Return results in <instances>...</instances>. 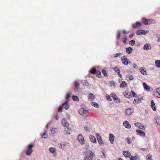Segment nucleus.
<instances>
[{
	"label": "nucleus",
	"instance_id": "nucleus-1",
	"mask_svg": "<svg viewBox=\"0 0 160 160\" xmlns=\"http://www.w3.org/2000/svg\"><path fill=\"white\" fill-rule=\"evenodd\" d=\"M143 99V96L140 95H139L137 98L134 99L133 103L135 104H138L141 102Z\"/></svg>",
	"mask_w": 160,
	"mask_h": 160
},
{
	"label": "nucleus",
	"instance_id": "nucleus-2",
	"mask_svg": "<svg viewBox=\"0 0 160 160\" xmlns=\"http://www.w3.org/2000/svg\"><path fill=\"white\" fill-rule=\"evenodd\" d=\"M33 147L32 144H29L28 147V149L26 151V154L28 156L30 155L32 152V148Z\"/></svg>",
	"mask_w": 160,
	"mask_h": 160
},
{
	"label": "nucleus",
	"instance_id": "nucleus-3",
	"mask_svg": "<svg viewBox=\"0 0 160 160\" xmlns=\"http://www.w3.org/2000/svg\"><path fill=\"white\" fill-rule=\"evenodd\" d=\"M110 96L112 97L114 101L116 103H119L120 102V99L114 93H112Z\"/></svg>",
	"mask_w": 160,
	"mask_h": 160
},
{
	"label": "nucleus",
	"instance_id": "nucleus-4",
	"mask_svg": "<svg viewBox=\"0 0 160 160\" xmlns=\"http://www.w3.org/2000/svg\"><path fill=\"white\" fill-rule=\"evenodd\" d=\"M153 21V20L152 19H147L144 18L142 19V22L145 25L150 24L152 23Z\"/></svg>",
	"mask_w": 160,
	"mask_h": 160
},
{
	"label": "nucleus",
	"instance_id": "nucleus-5",
	"mask_svg": "<svg viewBox=\"0 0 160 160\" xmlns=\"http://www.w3.org/2000/svg\"><path fill=\"white\" fill-rule=\"evenodd\" d=\"M96 137L97 138V140L98 141V142L99 144L101 146H103L104 145V143H103L102 138L101 137V136L99 133H97L96 134Z\"/></svg>",
	"mask_w": 160,
	"mask_h": 160
},
{
	"label": "nucleus",
	"instance_id": "nucleus-6",
	"mask_svg": "<svg viewBox=\"0 0 160 160\" xmlns=\"http://www.w3.org/2000/svg\"><path fill=\"white\" fill-rule=\"evenodd\" d=\"M121 60L122 64L124 65H127L128 64V60L127 57L124 56L121 58Z\"/></svg>",
	"mask_w": 160,
	"mask_h": 160
},
{
	"label": "nucleus",
	"instance_id": "nucleus-7",
	"mask_svg": "<svg viewBox=\"0 0 160 160\" xmlns=\"http://www.w3.org/2000/svg\"><path fill=\"white\" fill-rule=\"evenodd\" d=\"M78 141L82 144L84 142V139L83 137L82 134H79L78 137Z\"/></svg>",
	"mask_w": 160,
	"mask_h": 160
},
{
	"label": "nucleus",
	"instance_id": "nucleus-8",
	"mask_svg": "<svg viewBox=\"0 0 160 160\" xmlns=\"http://www.w3.org/2000/svg\"><path fill=\"white\" fill-rule=\"evenodd\" d=\"M49 151L51 152L54 156L57 155V153L56 152V149L54 148L50 147L49 148Z\"/></svg>",
	"mask_w": 160,
	"mask_h": 160
},
{
	"label": "nucleus",
	"instance_id": "nucleus-9",
	"mask_svg": "<svg viewBox=\"0 0 160 160\" xmlns=\"http://www.w3.org/2000/svg\"><path fill=\"white\" fill-rule=\"evenodd\" d=\"M62 123L63 126L65 127H67L69 126L68 123L65 118H63L62 120Z\"/></svg>",
	"mask_w": 160,
	"mask_h": 160
},
{
	"label": "nucleus",
	"instance_id": "nucleus-10",
	"mask_svg": "<svg viewBox=\"0 0 160 160\" xmlns=\"http://www.w3.org/2000/svg\"><path fill=\"white\" fill-rule=\"evenodd\" d=\"M87 110H85L83 108H81L79 111V113L81 115L83 116H84V114H85L87 112Z\"/></svg>",
	"mask_w": 160,
	"mask_h": 160
},
{
	"label": "nucleus",
	"instance_id": "nucleus-11",
	"mask_svg": "<svg viewBox=\"0 0 160 160\" xmlns=\"http://www.w3.org/2000/svg\"><path fill=\"white\" fill-rule=\"evenodd\" d=\"M136 131L138 134L140 136L143 137H144L145 136V132L142 130L139 129H137Z\"/></svg>",
	"mask_w": 160,
	"mask_h": 160
},
{
	"label": "nucleus",
	"instance_id": "nucleus-12",
	"mask_svg": "<svg viewBox=\"0 0 160 160\" xmlns=\"http://www.w3.org/2000/svg\"><path fill=\"white\" fill-rule=\"evenodd\" d=\"M141 24V23L139 22H137L135 23L132 24V27L133 28H137L140 26Z\"/></svg>",
	"mask_w": 160,
	"mask_h": 160
},
{
	"label": "nucleus",
	"instance_id": "nucleus-13",
	"mask_svg": "<svg viewBox=\"0 0 160 160\" xmlns=\"http://www.w3.org/2000/svg\"><path fill=\"white\" fill-rule=\"evenodd\" d=\"M123 125L125 128L130 129L131 128V125L127 121H125L123 123Z\"/></svg>",
	"mask_w": 160,
	"mask_h": 160
},
{
	"label": "nucleus",
	"instance_id": "nucleus-14",
	"mask_svg": "<svg viewBox=\"0 0 160 160\" xmlns=\"http://www.w3.org/2000/svg\"><path fill=\"white\" fill-rule=\"evenodd\" d=\"M135 125L139 128L142 129H144L145 127L143 125H142L139 122H136L135 123Z\"/></svg>",
	"mask_w": 160,
	"mask_h": 160
},
{
	"label": "nucleus",
	"instance_id": "nucleus-15",
	"mask_svg": "<svg viewBox=\"0 0 160 160\" xmlns=\"http://www.w3.org/2000/svg\"><path fill=\"white\" fill-rule=\"evenodd\" d=\"M114 136L112 134H110L109 135V140L111 143H113Z\"/></svg>",
	"mask_w": 160,
	"mask_h": 160
},
{
	"label": "nucleus",
	"instance_id": "nucleus-16",
	"mask_svg": "<svg viewBox=\"0 0 160 160\" xmlns=\"http://www.w3.org/2000/svg\"><path fill=\"white\" fill-rule=\"evenodd\" d=\"M68 144V143L65 142L64 143L62 144L61 143H60L58 144V146L59 147L62 149H64L65 147L67 146V145Z\"/></svg>",
	"mask_w": 160,
	"mask_h": 160
},
{
	"label": "nucleus",
	"instance_id": "nucleus-17",
	"mask_svg": "<svg viewBox=\"0 0 160 160\" xmlns=\"http://www.w3.org/2000/svg\"><path fill=\"white\" fill-rule=\"evenodd\" d=\"M133 112L132 110L130 108L127 109L126 110V113L128 115H131Z\"/></svg>",
	"mask_w": 160,
	"mask_h": 160
},
{
	"label": "nucleus",
	"instance_id": "nucleus-18",
	"mask_svg": "<svg viewBox=\"0 0 160 160\" xmlns=\"http://www.w3.org/2000/svg\"><path fill=\"white\" fill-rule=\"evenodd\" d=\"M147 32V31H144L143 30H139L137 32V35H140L141 34H145Z\"/></svg>",
	"mask_w": 160,
	"mask_h": 160
},
{
	"label": "nucleus",
	"instance_id": "nucleus-19",
	"mask_svg": "<svg viewBox=\"0 0 160 160\" xmlns=\"http://www.w3.org/2000/svg\"><path fill=\"white\" fill-rule=\"evenodd\" d=\"M89 139L91 142L94 143H96V138L95 137L93 136L92 135H91L89 137Z\"/></svg>",
	"mask_w": 160,
	"mask_h": 160
},
{
	"label": "nucleus",
	"instance_id": "nucleus-20",
	"mask_svg": "<svg viewBox=\"0 0 160 160\" xmlns=\"http://www.w3.org/2000/svg\"><path fill=\"white\" fill-rule=\"evenodd\" d=\"M151 106L152 110L154 111H156V109L155 107V104L153 100L151 101Z\"/></svg>",
	"mask_w": 160,
	"mask_h": 160
},
{
	"label": "nucleus",
	"instance_id": "nucleus-21",
	"mask_svg": "<svg viewBox=\"0 0 160 160\" xmlns=\"http://www.w3.org/2000/svg\"><path fill=\"white\" fill-rule=\"evenodd\" d=\"M143 48L144 50H148L151 49V46L149 44H146L144 45Z\"/></svg>",
	"mask_w": 160,
	"mask_h": 160
},
{
	"label": "nucleus",
	"instance_id": "nucleus-22",
	"mask_svg": "<svg viewBox=\"0 0 160 160\" xmlns=\"http://www.w3.org/2000/svg\"><path fill=\"white\" fill-rule=\"evenodd\" d=\"M139 70L141 73L144 75H147L146 71L143 69V68H141Z\"/></svg>",
	"mask_w": 160,
	"mask_h": 160
},
{
	"label": "nucleus",
	"instance_id": "nucleus-23",
	"mask_svg": "<svg viewBox=\"0 0 160 160\" xmlns=\"http://www.w3.org/2000/svg\"><path fill=\"white\" fill-rule=\"evenodd\" d=\"M127 87L126 82L125 81H122L120 84V88H125Z\"/></svg>",
	"mask_w": 160,
	"mask_h": 160
},
{
	"label": "nucleus",
	"instance_id": "nucleus-24",
	"mask_svg": "<svg viewBox=\"0 0 160 160\" xmlns=\"http://www.w3.org/2000/svg\"><path fill=\"white\" fill-rule=\"evenodd\" d=\"M123 155L126 157H130V153L128 151H125L123 152Z\"/></svg>",
	"mask_w": 160,
	"mask_h": 160
},
{
	"label": "nucleus",
	"instance_id": "nucleus-25",
	"mask_svg": "<svg viewBox=\"0 0 160 160\" xmlns=\"http://www.w3.org/2000/svg\"><path fill=\"white\" fill-rule=\"evenodd\" d=\"M130 159L131 160H140V158L138 156H131Z\"/></svg>",
	"mask_w": 160,
	"mask_h": 160
},
{
	"label": "nucleus",
	"instance_id": "nucleus-26",
	"mask_svg": "<svg viewBox=\"0 0 160 160\" xmlns=\"http://www.w3.org/2000/svg\"><path fill=\"white\" fill-rule=\"evenodd\" d=\"M124 95L127 98H131V95L130 93L125 92H123Z\"/></svg>",
	"mask_w": 160,
	"mask_h": 160
},
{
	"label": "nucleus",
	"instance_id": "nucleus-27",
	"mask_svg": "<svg viewBox=\"0 0 160 160\" xmlns=\"http://www.w3.org/2000/svg\"><path fill=\"white\" fill-rule=\"evenodd\" d=\"M143 85L144 87V89L146 90L147 91H149L150 89V88H149V87L148 86L147 84L145 82H144L143 83Z\"/></svg>",
	"mask_w": 160,
	"mask_h": 160
},
{
	"label": "nucleus",
	"instance_id": "nucleus-28",
	"mask_svg": "<svg viewBox=\"0 0 160 160\" xmlns=\"http://www.w3.org/2000/svg\"><path fill=\"white\" fill-rule=\"evenodd\" d=\"M126 52L130 54L132 52V48L131 47H129L126 48Z\"/></svg>",
	"mask_w": 160,
	"mask_h": 160
},
{
	"label": "nucleus",
	"instance_id": "nucleus-29",
	"mask_svg": "<svg viewBox=\"0 0 160 160\" xmlns=\"http://www.w3.org/2000/svg\"><path fill=\"white\" fill-rule=\"evenodd\" d=\"M97 72L96 69L95 68H93L90 70L89 72L93 74H95Z\"/></svg>",
	"mask_w": 160,
	"mask_h": 160
},
{
	"label": "nucleus",
	"instance_id": "nucleus-30",
	"mask_svg": "<svg viewBox=\"0 0 160 160\" xmlns=\"http://www.w3.org/2000/svg\"><path fill=\"white\" fill-rule=\"evenodd\" d=\"M62 106L63 107H64V108L66 110H67L68 109L69 106V105L66 102L62 104Z\"/></svg>",
	"mask_w": 160,
	"mask_h": 160
},
{
	"label": "nucleus",
	"instance_id": "nucleus-31",
	"mask_svg": "<svg viewBox=\"0 0 160 160\" xmlns=\"http://www.w3.org/2000/svg\"><path fill=\"white\" fill-rule=\"evenodd\" d=\"M71 130L69 128H66L64 130V133L65 134H69L70 133Z\"/></svg>",
	"mask_w": 160,
	"mask_h": 160
},
{
	"label": "nucleus",
	"instance_id": "nucleus-32",
	"mask_svg": "<svg viewBox=\"0 0 160 160\" xmlns=\"http://www.w3.org/2000/svg\"><path fill=\"white\" fill-rule=\"evenodd\" d=\"M156 66L158 68L160 67V60H156L155 62Z\"/></svg>",
	"mask_w": 160,
	"mask_h": 160
},
{
	"label": "nucleus",
	"instance_id": "nucleus-33",
	"mask_svg": "<svg viewBox=\"0 0 160 160\" xmlns=\"http://www.w3.org/2000/svg\"><path fill=\"white\" fill-rule=\"evenodd\" d=\"M74 85L77 89H78L79 88V84L77 81H75L74 82Z\"/></svg>",
	"mask_w": 160,
	"mask_h": 160
},
{
	"label": "nucleus",
	"instance_id": "nucleus-34",
	"mask_svg": "<svg viewBox=\"0 0 160 160\" xmlns=\"http://www.w3.org/2000/svg\"><path fill=\"white\" fill-rule=\"evenodd\" d=\"M89 99L93 100L94 99V95L92 93H90L89 94Z\"/></svg>",
	"mask_w": 160,
	"mask_h": 160
},
{
	"label": "nucleus",
	"instance_id": "nucleus-35",
	"mask_svg": "<svg viewBox=\"0 0 160 160\" xmlns=\"http://www.w3.org/2000/svg\"><path fill=\"white\" fill-rule=\"evenodd\" d=\"M72 99L73 100L77 101H78L79 100V98L77 96L74 95L72 96Z\"/></svg>",
	"mask_w": 160,
	"mask_h": 160
},
{
	"label": "nucleus",
	"instance_id": "nucleus-36",
	"mask_svg": "<svg viewBox=\"0 0 160 160\" xmlns=\"http://www.w3.org/2000/svg\"><path fill=\"white\" fill-rule=\"evenodd\" d=\"M51 132L52 133H54L57 131V129L54 127H52L50 129Z\"/></svg>",
	"mask_w": 160,
	"mask_h": 160
},
{
	"label": "nucleus",
	"instance_id": "nucleus-37",
	"mask_svg": "<svg viewBox=\"0 0 160 160\" xmlns=\"http://www.w3.org/2000/svg\"><path fill=\"white\" fill-rule=\"evenodd\" d=\"M127 37L126 36H125L122 38V41L123 42V43L125 44L126 42V40H127Z\"/></svg>",
	"mask_w": 160,
	"mask_h": 160
},
{
	"label": "nucleus",
	"instance_id": "nucleus-38",
	"mask_svg": "<svg viewBox=\"0 0 160 160\" xmlns=\"http://www.w3.org/2000/svg\"><path fill=\"white\" fill-rule=\"evenodd\" d=\"M92 105L96 108H98L99 107L98 103L95 102H92Z\"/></svg>",
	"mask_w": 160,
	"mask_h": 160
},
{
	"label": "nucleus",
	"instance_id": "nucleus-39",
	"mask_svg": "<svg viewBox=\"0 0 160 160\" xmlns=\"http://www.w3.org/2000/svg\"><path fill=\"white\" fill-rule=\"evenodd\" d=\"M121 35V32L119 31H118L117 32V39H119L120 38Z\"/></svg>",
	"mask_w": 160,
	"mask_h": 160
},
{
	"label": "nucleus",
	"instance_id": "nucleus-40",
	"mask_svg": "<svg viewBox=\"0 0 160 160\" xmlns=\"http://www.w3.org/2000/svg\"><path fill=\"white\" fill-rule=\"evenodd\" d=\"M131 93L133 97H136L137 95L132 90L131 91Z\"/></svg>",
	"mask_w": 160,
	"mask_h": 160
},
{
	"label": "nucleus",
	"instance_id": "nucleus-41",
	"mask_svg": "<svg viewBox=\"0 0 160 160\" xmlns=\"http://www.w3.org/2000/svg\"><path fill=\"white\" fill-rule=\"evenodd\" d=\"M84 160H92V158L90 156H87L84 158Z\"/></svg>",
	"mask_w": 160,
	"mask_h": 160
},
{
	"label": "nucleus",
	"instance_id": "nucleus-42",
	"mask_svg": "<svg viewBox=\"0 0 160 160\" xmlns=\"http://www.w3.org/2000/svg\"><path fill=\"white\" fill-rule=\"evenodd\" d=\"M113 69L118 73L120 72V70L117 67H114Z\"/></svg>",
	"mask_w": 160,
	"mask_h": 160
},
{
	"label": "nucleus",
	"instance_id": "nucleus-43",
	"mask_svg": "<svg viewBox=\"0 0 160 160\" xmlns=\"http://www.w3.org/2000/svg\"><path fill=\"white\" fill-rule=\"evenodd\" d=\"M89 154L90 156L92 158L93 157H94L95 156V154L92 151H90L89 152Z\"/></svg>",
	"mask_w": 160,
	"mask_h": 160
},
{
	"label": "nucleus",
	"instance_id": "nucleus-44",
	"mask_svg": "<svg viewBox=\"0 0 160 160\" xmlns=\"http://www.w3.org/2000/svg\"><path fill=\"white\" fill-rule=\"evenodd\" d=\"M135 41L134 40H132L129 41V44L131 46H133L135 44Z\"/></svg>",
	"mask_w": 160,
	"mask_h": 160
},
{
	"label": "nucleus",
	"instance_id": "nucleus-45",
	"mask_svg": "<svg viewBox=\"0 0 160 160\" xmlns=\"http://www.w3.org/2000/svg\"><path fill=\"white\" fill-rule=\"evenodd\" d=\"M47 135L46 132H45L42 135V138H46L47 137Z\"/></svg>",
	"mask_w": 160,
	"mask_h": 160
},
{
	"label": "nucleus",
	"instance_id": "nucleus-46",
	"mask_svg": "<svg viewBox=\"0 0 160 160\" xmlns=\"http://www.w3.org/2000/svg\"><path fill=\"white\" fill-rule=\"evenodd\" d=\"M110 96H111L110 95H109L108 94H106V98L110 101H111L112 100V99L110 98Z\"/></svg>",
	"mask_w": 160,
	"mask_h": 160
},
{
	"label": "nucleus",
	"instance_id": "nucleus-47",
	"mask_svg": "<svg viewBox=\"0 0 160 160\" xmlns=\"http://www.w3.org/2000/svg\"><path fill=\"white\" fill-rule=\"evenodd\" d=\"M102 73L105 76H107L108 75L106 71L104 70H102Z\"/></svg>",
	"mask_w": 160,
	"mask_h": 160
},
{
	"label": "nucleus",
	"instance_id": "nucleus-48",
	"mask_svg": "<svg viewBox=\"0 0 160 160\" xmlns=\"http://www.w3.org/2000/svg\"><path fill=\"white\" fill-rule=\"evenodd\" d=\"M110 84L111 86L113 87L114 88L115 87V83L113 81H111L110 82Z\"/></svg>",
	"mask_w": 160,
	"mask_h": 160
},
{
	"label": "nucleus",
	"instance_id": "nucleus-49",
	"mask_svg": "<svg viewBox=\"0 0 160 160\" xmlns=\"http://www.w3.org/2000/svg\"><path fill=\"white\" fill-rule=\"evenodd\" d=\"M146 159L147 160H152V157L150 156L149 155H147Z\"/></svg>",
	"mask_w": 160,
	"mask_h": 160
},
{
	"label": "nucleus",
	"instance_id": "nucleus-50",
	"mask_svg": "<svg viewBox=\"0 0 160 160\" xmlns=\"http://www.w3.org/2000/svg\"><path fill=\"white\" fill-rule=\"evenodd\" d=\"M96 73L97 74V76L98 77L100 78L101 77V72L100 71H97Z\"/></svg>",
	"mask_w": 160,
	"mask_h": 160
},
{
	"label": "nucleus",
	"instance_id": "nucleus-51",
	"mask_svg": "<svg viewBox=\"0 0 160 160\" xmlns=\"http://www.w3.org/2000/svg\"><path fill=\"white\" fill-rule=\"evenodd\" d=\"M127 143L128 144H130L131 142V139L130 138H126Z\"/></svg>",
	"mask_w": 160,
	"mask_h": 160
},
{
	"label": "nucleus",
	"instance_id": "nucleus-52",
	"mask_svg": "<svg viewBox=\"0 0 160 160\" xmlns=\"http://www.w3.org/2000/svg\"><path fill=\"white\" fill-rule=\"evenodd\" d=\"M156 121L157 124L158 125H160V118H157V119H156Z\"/></svg>",
	"mask_w": 160,
	"mask_h": 160
},
{
	"label": "nucleus",
	"instance_id": "nucleus-53",
	"mask_svg": "<svg viewBox=\"0 0 160 160\" xmlns=\"http://www.w3.org/2000/svg\"><path fill=\"white\" fill-rule=\"evenodd\" d=\"M70 96V94L69 93H67L65 96V98L66 99H68Z\"/></svg>",
	"mask_w": 160,
	"mask_h": 160
},
{
	"label": "nucleus",
	"instance_id": "nucleus-54",
	"mask_svg": "<svg viewBox=\"0 0 160 160\" xmlns=\"http://www.w3.org/2000/svg\"><path fill=\"white\" fill-rule=\"evenodd\" d=\"M155 94L156 95V97L158 98H160V94L159 93V92H156V93Z\"/></svg>",
	"mask_w": 160,
	"mask_h": 160
},
{
	"label": "nucleus",
	"instance_id": "nucleus-55",
	"mask_svg": "<svg viewBox=\"0 0 160 160\" xmlns=\"http://www.w3.org/2000/svg\"><path fill=\"white\" fill-rule=\"evenodd\" d=\"M128 78L129 80H132L134 79L132 75H129Z\"/></svg>",
	"mask_w": 160,
	"mask_h": 160
},
{
	"label": "nucleus",
	"instance_id": "nucleus-56",
	"mask_svg": "<svg viewBox=\"0 0 160 160\" xmlns=\"http://www.w3.org/2000/svg\"><path fill=\"white\" fill-rule=\"evenodd\" d=\"M62 106H60L59 107V108H58V111L59 112H61L62 111Z\"/></svg>",
	"mask_w": 160,
	"mask_h": 160
},
{
	"label": "nucleus",
	"instance_id": "nucleus-57",
	"mask_svg": "<svg viewBox=\"0 0 160 160\" xmlns=\"http://www.w3.org/2000/svg\"><path fill=\"white\" fill-rule=\"evenodd\" d=\"M121 54L120 52L117 53L115 55L114 57H119Z\"/></svg>",
	"mask_w": 160,
	"mask_h": 160
},
{
	"label": "nucleus",
	"instance_id": "nucleus-58",
	"mask_svg": "<svg viewBox=\"0 0 160 160\" xmlns=\"http://www.w3.org/2000/svg\"><path fill=\"white\" fill-rule=\"evenodd\" d=\"M122 32L124 34H128V33H129V32H127L125 30H123Z\"/></svg>",
	"mask_w": 160,
	"mask_h": 160
},
{
	"label": "nucleus",
	"instance_id": "nucleus-59",
	"mask_svg": "<svg viewBox=\"0 0 160 160\" xmlns=\"http://www.w3.org/2000/svg\"><path fill=\"white\" fill-rule=\"evenodd\" d=\"M133 67L135 69L138 68V67L137 66V65H136V64H133Z\"/></svg>",
	"mask_w": 160,
	"mask_h": 160
},
{
	"label": "nucleus",
	"instance_id": "nucleus-60",
	"mask_svg": "<svg viewBox=\"0 0 160 160\" xmlns=\"http://www.w3.org/2000/svg\"><path fill=\"white\" fill-rule=\"evenodd\" d=\"M156 92H160V88H157L156 90Z\"/></svg>",
	"mask_w": 160,
	"mask_h": 160
},
{
	"label": "nucleus",
	"instance_id": "nucleus-61",
	"mask_svg": "<svg viewBox=\"0 0 160 160\" xmlns=\"http://www.w3.org/2000/svg\"><path fill=\"white\" fill-rule=\"evenodd\" d=\"M134 36V34H132L129 35V37L130 38H132Z\"/></svg>",
	"mask_w": 160,
	"mask_h": 160
},
{
	"label": "nucleus",
	"instance_id": "nucleus-62",
	"mask_svg": "<svg viewBox=\"0 0 160 160\" xmlns=\"http://www.w3.org/2000/svg\"><path fill=\"white\" fill-rule=\"evenodd\" d=\"M84 128L85 129V130L87 131H89V128H88L87 127H84Z\"/></svg>",
	"mask_w": 160,
	"mask_h": 160
},
{
	"label": "nucleus",
	"instance_id": "nucleus-63",
	"mask_svg": "<svg viewBox=\"0 0 160 160\" xmlns=\"http://www.w3.org/2000/svg\"><path fill=\"white\" fill-rule=\"evenodd\" d=\"M118 74L119 75V77L120 78H122V75L120 73V72L118 73Z\"/></svg>",
	"mask_w": 160,
	"mask_h": 160
},
{
	"label": "nucleus",
	"instance_id": "nucleus-64",
	"mask_svg": "<svg viewBox=\"0 0 160 160\" xmlns=\"http://www.w3.org/2000/svg\"><path fill=\"white\" fill-rule=\"evenodd\" d=\"M58 115H56V116H55V119H56V120H57L58 119Z\"/></svg>",
	"mask_w": 160,
	"mask_h": 160
}]
</instances>
